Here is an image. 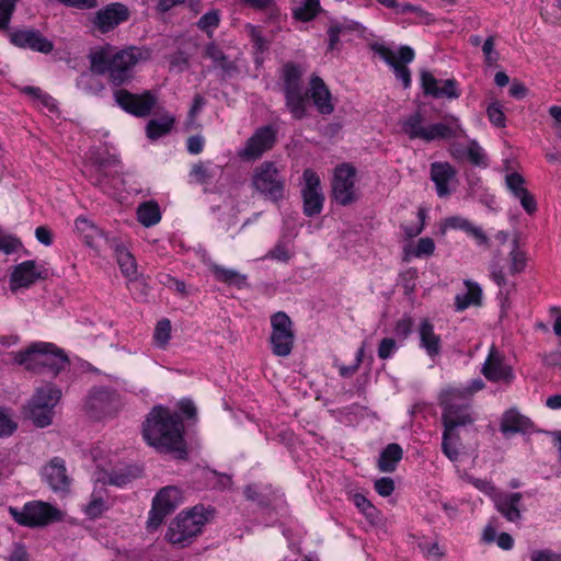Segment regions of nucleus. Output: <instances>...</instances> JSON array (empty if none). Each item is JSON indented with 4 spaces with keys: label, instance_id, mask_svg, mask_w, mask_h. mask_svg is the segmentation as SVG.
I'll use <instances>...</instances> for the list:
<instances>
[{
    "label": "nucleus",
    "instance_id": "obj_1",
    "mask_svg": "<svg viewBox=\"0 0 561 561\" xmlns=\"http://www.w3.org/2000/svg\"><path fill=\"white\" fill-rule=\"evenodd\" d=\"M142 435L148 445L164 453H175L185 457L183 423L180 415L163 405H156L148 414Z\"/></svg>",
    "mask_w": 561,
    "mask_h": 561
},
{
    "label": "nucleus",
    "instance_id": "obj_2",
    "mask_svg": "<svg viewBox=\"0 0 561 561\" xmlns=\"http://www.w3.org/2000/svg\"><path fill=\"white\" fill-rule=\"evenodd\" d=\"M141 59L137 48L116 50L110 45L90 51L91 70L99 75H107L110 81L121 85L133 78V68Z\"/></svg>",
    "mask_w": 561,
    "mask_h": 561
},
{
    "label": "nucleus",
    "instance_id": "obj_3",
    "mask_svg": "<svg viewBox=\"0 0 561 561\" xmlns=\"http://www.w3.org/2000/svg\"><path fill=\"white\" fill-rule=\"evenodd\" d=\"M401 129L411 140L433 142L451 138H467L460 119L446 115L440 122H431L421 112H415L401 122Z\"/></svg>",
    "mask_w": 561,
    "mask_h": 561
},
{
    "label": "nucleus",
    "instance_id": "obj_4",
    "mask_svg": "<svg viewBox=\"0 0 561 561\" xmlns=\"http://www.w3.org/2000/svg\"><path fill=\"white\" fill-rule=\"evenodd\" d=\"M13 359L28 370L46 371L53 376H56L69 365L65 352L48 342H35L26 350L14 353Z\"/></svg>",
    "mask_w": 561,
    "mask_h": 561
},
{
    "label": "nucleus",
    "instance_id": "obj_5",
    "mask_svg": "<svg viewBox=\"0 0 561 561\" xmlns=\"http://www.w3.org/2000/svg\"><path fill=\"white\" fill-rule=\"evenodd\" d=\"M211 514V510L203 506H195L191 511L180 513L169 525L167 540L179 547L190 545L202 531Z\"/></svg>",
    "mask_w": 561,
    "mask_h": 561
},
{
    "label": "nucleus",
    "instance_id": "obj_6",
    "mask_svg": "<svg viewBox=\"0 0 561 561\" xmlns=\"http://www.w3.org/2000/svg\"><path fill=\"white\" fill-rule=\"evenodd\" d=\"M121 172V162L115 158L87 162L83 169L84 175L108 195H116L123 190Z\"/></svg>",
    "mask_w": 561,
    "mask_h": 561
},
{
    "label": "nucleus",
    "instance_id": "obj_7",
    "mask_svg": "<svg viewBox=\"0 0 561 561\" xmlns=\"http://www.w3.org/2000/svg\"><path fill=\"white\" fill-rule=\"evenodd\" d=\"M442 420L444 424L442 451L450 461L456 462L461 451V440L457 427L472 423L473 417L471 413L458 414L448 403V408L443 409Z\"/></svg>",
    "mask_w": 561,
    "mask_h": 561
},
{
    "label": "nucleus",
    "instance_id": "obj_8",
    "mask_svg": "<svg viewBox=\"0 0 561 561\" xmlns=\"http://www.w3.org/2000/svg\"><path fill=\"white\" fill-rule=\"evenodd\" d=\"M252 184L266 199L277 203L284 198L285 179L273 162L265 161L254 169Z\"/></svg>",
    "mask_w": 561,
    "mask_h": 561
},
{
    "label": "nucleus",
    "instance_id": "obj_9",
    "mask_svg": "<svg viewBox=\"0 0 561 561\" xmlns=\"http://www.w3.org/2000/svg\"><path fill=\"white\" fill-rule=\"evenodd\" d=\"M10 513L16 523L28 527L46 526L62 517L60 510L42 501L27 502L22 510L11 507Z\"/></svg>",
    "mask_w": 561,
    "mask_h": 561
},
{
    "label": "nucleus",
    "instance_id": "obj_10",
    "mask_svg": "<svg viewBox=\"0 0 561 561\" xmlns=\"http://www.w3.org/2000/svg\"><path fill=\"white\" fill-rule=\"evenodd\" d=\"M373 50L393 70L396 78L404 88L411 85V73L407 64L413 61L415 54L410 46L403 45L393 49L383 44H375Z\"/></svg>",
    "mask_w": 561,
    "mask_h": 561
},
{
    "label": "nucleus",
    "instance_id": "obj_11",
    "mask_svg": "<svg viewBox=\"0 0 561 561\" xmlns=\"http://www.w3.org/2000/svg\"><path fill=\"white\" fill-rule=\"evenodd\" d=\"M183 502L182 491L174 485L162 488L153 497L149 512L147 528L158 529L165 517L171 514Z\"/></svg>",
    "mask_w": 561,
    "mask_h": 561
},
{
    "label": "nucleus",
    "instance_id": "obj_12",
    "mask_svg": "<svg viewBox=\"0 0 561 561\" xmlns=\"http://www.w3.org/2000/svg\"><path fill=\"white\" fill-rule=\"evenodd\" d=\"M271 327L270 344L273 354L278 357L289 356L295 341L293 321L285 312L278 311L271 317Z\"/></svg>",
    "mask_w": 561,
    "mask_h": 561
},
{
    "label": "nucleus",
    "instance_id": "obj_13",
    "mask_svg": "<svg viewBox=\"0 0 561 561\" xmlns=\"http://www.w3.org/2000/svg\"><path fill=\"white\" fill-rule=\"evenodd\" d=\"M484 388L481 379H473L468 385L461 387H448L439 394V402L443 409L448 408V403L458 414L461 412L470 413V401L474 393Z\"/></svg>",
    "mask_w": 561,
    "mask_h": 561
},
{
    "label": "nucleus",
    "instance_id": "obj_14",
    "mask_svg": "<svg viewBox=\"0 0 561 561\" xmlns=\"http://www.w3.org/2000/svg\"><path fill=\"white\" fill-rule=\"evenodd\" d=\"M356 169L347 163L337 165L332 180V191L335 201L348 205L357 199L355 187Z\"/></svg>",
    "mask_w": 561,
    "mask_h": 561
},
{
    "label": "nucleus",
    "instance_id": "obj_15",
    "mask_svg": "<svg viewBox=\"0 0 561 561\" xmlns=\"http://www.w3.org/2000/svg\"><path fill=\"white\" fill-rule=\"evenodd\" d=\"M114 100L125 112L138 117L149 115L157 103L156 96L150 91L134 94L124 89L114 91Z\"/></svg>",
    "mask_w": 561,
    "mask_h": 561
},
{
    "label": "nucleus",
    "instance_id": "obj_16",
    "mask_svg": "<svg viewBox=\"0 0 561 561\" xmlns=\"http://www.w3.org/2000/svg\"><path fill=\"white\" fill-rule=\"evenodd\" d=\"M304 185L301 188L304 199V213L308 217L316 216L323 208L324 196L321 188L319 175L311 169H306L302 174Z\"/></svg>",
    "mask_w": 561,
    "mask_h": 561
},
{
    "label": "nucleus",
    "instance_id": "obj_17",
    "mask_svg": "<svg viewBox=\"0 0 561 561\" xmlns=\"http://www.w3.org/2000/svg\"><path fill=\"white\" fill-rule=\"evenodd\" d=\"M46 277V270L34 260L24 261L15 265L10 274L9 287L12 293L30 288L37 280Z\"/></svg>",
    "mask_w": 561,
    "mask_h": 561
},
{
    "label": "nucleus",
    "instance_id": "obj_18",
    "mask_svg": "<svg viewBox=\"0 0 561 561\" xmlns=\"http://www.w3.org/2000/svg\"><path fill=\"white\" fill-rule=\"evenodd\" d=\"M481 373L492 382L511 383L514 379L512 367L505 363L503 355L494 346L490 348Z\"/></svg>",
    "mask_w": 561,
    "mask_h": 561
},
{
    "label": "nucleus",
    "instance_id": "obj_19",
    "mask_svg": "<svg viewBox=\"0 0 561 561\" xmlns=\"http://www.w3.org/2000/svg\"><path fill=\"white\" fill-rule=\"evenodd\" d=\"M129 16L128 8L118 2L110 3L100 9L94 16L93 24L102 33H107Z\"/></svg>",
    "mask_w": 561,
    "mask_h": 561
},
{
    "label": "nucleus",
    "instance_id": "obj_20",
    "mask_svg": "<svg viewBox=\"0 0 561 561\" xmlns=\"http://www.w3.org/2000/svg\"><path fill=\"white\" fill-rule=\"evenodd\" d=\"M276 139V131L271 126L259 128L247 141L240 156L244 159H257L266 150L271 149Z\"/></svg>",
    "mask_w": 561,
    "mask_h": 561
},
{
    "label": "nucleus",
    "instance_id": "obj_21",
    "mask_svg": "<svg viewBox=\"0 0 561 561\" xmlns=\"http://www.w3.org/2000/svg\"><path fill=\"white\" fill-rule=\"evenodd\" d=\"M431 180L437 195L440 198L447 197L457 184L456 169L448 162H434L431 164Z\"/></svg>",
    "mask_w": 561,
    "mask_h": 561
},
{
    "label": "nucleus",
    "instance_id": "obj_22",
    "mask_svg": "<svg viewBox=\"0 0 561 561\" xmlns=\"http://www.w3.org/2000/svg\"><path fill=\"white\" fill-rule=\"evenodd\" d=\"M421 84L424 93L435 99H458L460 93L454 79L437 80L431 72H421Z\"/></svg>",
    "mask_w": 561,
    "mask_h": 561
},
{
    "label": "nucleus",
    "instance_id": "obj_23",
    "mask_svg": "<svg viewBox=\"0 0 561 561\" xmlns=\"http://www.w3.org/2000/svg\"><path fill=\"white\" fill-rule=\"evenodd\" d=\"M43 393L35 392L28 403V417L37 427H46L53 421L54 408L58 403V397L55 394L48 398L49 403H43Z\"/></svg>",
    "mask_w": 561,
    "mask_h": 561
},
{
    "label": "nucleus",
    "instance_id": "obj_24",
    "mask_svg": "<svg viewBox=\"0 0 561 561\" xmlns=\"http://www.w3.org/2000/svg\"><path fill=\"white\" fill-rule=\"evenodd\" d=\"M11 42L19 47L48 54L53 50V43L43 34L33 28L15 31L11 34Z\"/></svg>",
    "mask_w": 561,
    "mask_h": 561
},
{
    "label": "nucleus",
    "instance_id": "obj_25",
    "mask_svg": "<svg viewBox=\"0 0 561 561\" xmlns=\"http://www.w3.org/2000/svg\"><path fill=\"white\" fill-rule=\"evenodd\" d=\"M505 186L519 201L520 206L528 215L536 213L537 202L534 195L525 187V179L519 173H507L505 175Z\"/></svg>",
    "mask_w": 561,
    "mask_h": 561
},
{
    "label": "nucleus",
    "instance_id": "obj_26",
    "mask_svg": "<svg viewBox=\"0 0 561 561\" xmlns=\"http://www.w3.org/2000/svg\"><path fill=\"white\" fill-rule=\"evenodd\" d=\"M489 272L491 279L499 287V299L502 307L508 301V295L514 289L515 284L511 283L505 274L504 266L502 265V254L499 250L494 251L493 257L489 264Z\"/></svg>",
    "mask_w": 561,
    "mask_h": 561
},
{
    "label": "nucleus",
    "instance_id": "obj_27",
    "mask_svg": "<svg viewBox=\"0 0 561 561\" xmlns=\"http://www.w3.org/2000/svg\"><path fill=\"white\" fill-rule=\"evenodd\" d=\"M447 230L465 231L471 236L479 245H489V238L485 232L462 216H450L445 218L440 225V231L445 234Z\"/></svg>",
    "mask_w": 561,
    "mask_h": 561
},
{
    "label": "nucleus",
    "instance_id": "obj_28",
    "mask_svg": "<svg viewBox=\"0 0 561 561\" xmlns=\"http://www.w3.org/2000/svg\"><path fill=\"white\" fill-rule=\"evenodd\" d=\"M310 98L317 108L322 115H330L334 111V103L328 87L321 78L312 76L310 79Z\"/></svg>",
    "mask_w": 561,
    "mask_h": 561
},
{
    "label": "nucleus",
    "instance_id": "obj_29",
    "mask_svg": "<svg viewBox=\"0 0 561 561\" xmlns=\"http://www.w3.org/2000/svg\"><path fill=\"white\" fill-rule=\"evenodd\" d=\"M43 477L54 491H66L70 479L67 476L65 461L58 457L53 458L43 469Z\"/></svg>",
    "mask_w": 561,
    "mask_h": 561
},
{
    "label": "nucleus",
    "instance_id": "obj_30",
    "mask_svg": "<svg viewBox=\"0 0 561 561\" xmlns=\"http://www.w3.org/2000/svg\"><path fill=\"white\" fill-rule=\"evenodd\" d=\"M420 347L428 357L435 358L442 352V339L435 333L434 324L428 319H423L417 328Z\"/></svg>",
    "mask_w": 561,
    "mask_h": 561
},
{
    "label": "nucleus",
    "instance_id": "obj_31",
    "mask_svg": "<svg viewBox=\"0 0 561 561\" xmlns=\"http://www.w3.org/2000/svg\"><path fill=\"white\" fill-rule=\"evenodd\" d=\"M365 31L366 27L355 20L348 18L333 20L328 28L329 49L332 50L335 48L340 42L341 35L348 33H357L363 35Z\"/></svg>",
    "mask_w": 561,
    "mask_h": 561
},
{
    "label": "nucleus",
    "instance_id": "obj_32",
    "mask_svg": "<svg viewBox=\"0 0 561 561\" xmlns=\"http://www.w3.org/2000/svg\"><path fill=\"white\" fill-rule=\"evenodd\" d=\"M522 493L497 492L493 497L496 510L508 520L517 522L520 518L519 504Z\"/></svg>",
    "mask_w": 561,
    "mask_h": 561
},
{
    "label": "nucleus",
    "instance_id": "obj_33",
    "mask_svg": "<svg viewBox=\"0 0 561 561\" xmlns=\"http://www.w3.org/2000/svg\"><path fill=\"white\" fill-rule=\"evenodd\" d=\"M115 402V393L107 388H98L93 390L85 402L88 410L93 411L98 416L111 413Z\"/></svg>",
    "mask_w": 561,
    "mask_h": 561
},
{
    "label": "nucleus",
    "instance_id": "obj_34",
    "mask_svg": "<svg viewBox=\"0 0 561 561\" xmlns=\"http://www.w3.org/2000/svg\"><path fill=\"white\" fill-rule=\"evenodd\" d=\"M75 228L77 233L83 240V242L96 250L104 239V233L92 220L87 217L79 216L75 220Z\"/></svg>",
    "mask_w": 561,
    "mask_h": 561
},
{
    "label": "nucleus",
    "instance_id": "obj_35",
    "mask_svg": "<svg viewBox=\"0 0 561 561\" xmlns=\"http://www.w3.org/2000/svg\"><path fill=\"white\" fill-rule=\"evenodd\" d=\"M531 426V421L515 409L506 411L501 421V431L505 435L527 433Z\"/></svg>",
    "mask_w": 561,
    "mask_h": 561
},
{
    "label": "nucleus",
    "instance_id": "obj_36",
    "mask_svg": "<svg viewBox=\"0 0 561 561\" xmlns=\"http://www.w3.org/2000/svg\"><path fill=\"white\" fill-rule=\"evenodd\" d=\"M466 293L458 294L455 297V306L457 311H463L471 306H481L482 288L472 280H465Z\"/></svg>",
    "mask_w": 561,
    "mask_h": 561
},
{
    "label": "nucleus",
    "instance_id": "obj_37",
    "mask_svg": "<svg viewBox=\"0 0 561 561\" xmlns=\"http://www.w3.org/2000/svg\"><path fill=\"white\" fill-rule=\"evenodd\" d=\"M527 261L526 251L522 248L518 238L512 239L507 257L508 274L515 276L523 273L526 270Z\"/></svg>",
    "mask_w": 561,
    "mask_h": 561
},
{
    "label": "nucleus",
    "instance_id": "obj_38",
    "mask_svg": "<svg viewBox=\"0 0 561 561\" xmlns=\"http://www.w3.org/2000/svg\"><path fill=\"white\" fill-rule=\"evenodd\" d=\"M116 261L122 274L129 280H134L138 276L137 263L131 253L123 245L115 249Z\"/></svg>",
    "mask_w": 561,
    "mask_h": 561
},
{
    "label": "nucleus",
    "instance_id": "obj_39",
    "mask_svg": "<svg viewBox=\"0 0 561 561\" xmlns=\"http://www.w3.org/2000/svg\"><path fill=\"white\" fill-rule=\"evenodd\" d=\"M402 448L398 444H389L380 454L378 460L379 470L382 472H392L398 462L402 459Z\"/></svg>",
    "mask_w": 561,
    "mask_h": 561
},
{
    "label": "nucleus",
    "instance_id": "obj_40",
    "mask_svg": "<svg viewBox=\"0 0 561 561\" xmlns=\"http://www.w3.org/2000/svg\"><path fill=\"white\" fill-rule=\"evenodd\" d=\"M20 92L30 96L36 106H42L48 112L57 111V103L54 98L37 87L25 85L20 88Z\"/></svg>",
    "mask_w": 561,
    "mask_h": 561
},
{
    "label": "nucleus",
    "instance_id": "obj_41",
    "mask_svg": "<svg viewBox=\"0 0 561 561\" xmlns=\"http://www.w3.org/2000/svg\"><path fill=\"white\" fill-rule=\"evenodd\" d=\"M20 92L30 96L36 106H42L48 112L57 111V103L54 98L37 87L25 85L20 88Z\"/></svg>",
    "mask_w": 561,
    "mask_h": 561
},
{
    "label": "nucleus",
    "instance_id": "obj_42",
    "mask_svg": "<svg viewBox=\"0 0 561 561\" xmlns=\"http://www.w3.org/2000/svg\"><path fill=\"white\" fill-rule=\"evenodd\" d=\"M20 92L30 96L36 106H42L48 112L57 111V103L54 98L37 87L25 85L20 88Z\"/></svg>",
    "mask_w": 561,
    "mask_h": 561
},
{
    "label": "nucleus",
    "instance_id": "obj_43",
    "mask_svg": "<svg viewBox=\"0 0 561 561\" xmlns=\"http://www.w3.org/2000/svg\"><path fill=\"white\" fill-rule=\"evenodd\" d=\"M20 92L30 96L36 106H42L48 112L57 111V103L54 98L37 87L25 85L20 88Z\"/></svg>",
    "mask_w": 561,
    "mask_h": 561
},
{
    "label": "nucleus",
    "instance_id": "obj_44",
    "mask_svg": "<svg viewBox=\"0 0 561 561\" xmlns=\"http://www.w3.org/2000/svg\"><path fill=\"white\" fill-rule=\"evenodd\" d=\"M320 0H295L293 16L302 22L313 20L320 12Z\"/></svg>",
    "mask_w": 561,
    "mask_h": 561
},
{
    "label": "nucleus",
    "instance_id": "obj_45",
    "mask_svg": "<svg viewBox=\"0 0 561 561\" xmlns=\"http://www.w3.org/2000/svg\"><path fill=\"white\" fill-rule=\"evenodd\" d=\"M174 124V116L167 114L160 118L150 119L146 126V135L149 139L156 140L167 135Z\"/></svg>",
    "mask_w": 561,
    "mask_h": 561
},
{
    "label": "nucleus",
    "instance_id": "obj_46",
    "mask_svg": "<svg viewBox=\"0 0 561 561\" xmlns=\"http://www.w3.org/2000/svg\"><path fill=\"white\" fill-rule=\"evenodd\" d=\"M286 106L296 119H301L307 113V101L302 95V89L285 92Z\"/></svg>",
    "mask_w": 561,
    "mask_h": 561
},
{
    "label": "nucleus",
    "instance_id": "obj_47",
    "mask_svg": "<svg viewBox=\"0 0 561 561\" xmlns=\"http://www.w3.org/2000/svg\"><path fill=\"white\" fill-rule=\"evenodd\" d=\"M137 218L145 227L157 225L161 219L159 205L152 201L141 203L137 208Z\"/></svg>",
    "mask_w": 561,
    "mask_h": 561
},
{
    "label": "nucleus",
    "instance_id": "obj_48",
    "mask_svg": "<svg viewBox=\"0 0 561 561\" xmlns=\"http://www.w3.org/2000/svg\"><path fill=\"white\" fill-rule=\"evenodd\" d=\"M304 70L294 62H287L282 70L284 81V91H294L301 89V76Z\"/></svg>",
    "mask_w": 561,
    "mask_h": 561
},
{
    "label": "nucleus",
    "instance_id": "obj_49",
    "mask_svg": "<svg viewBox=\"0 0 561 561\" xmlns=\"http://www.w3.org/2000/svg\"><path fill=\"white\" fill-rule=\"evenodd\" d=\"M209 268L218 282L229 285H240L245 282V276L240 275L236 270L227 268L215 263H210Z\"/></svg>",
    "mask_w": 561,
    "mask_h": 561
},
{
    "label": "nucleus",
    "instance_id": "obj_50",
    "mask_svg": "<svg viewBox=\"0 0 561 561\" xmlns=\"http://www.w3.org/2000/svg\"><path fill=\"white\" fill-rule=\"evenodd\" d=\"M220 168L210 162L197 163L192 168L191 176L198 183H208L213 178L220 173Z\"/></svg>",
    "mask_w": 561,
    "mask_h": 561
},
{
    "label": "nucleus",
    "instance_id": "obj_51",
    "mask_svg": "<svg viewBox=\"0 0 561 561\" xmlns=\"http://www.w3.org/2000/svg\"><path fill=\"white\" fill-rule=\"evenodd\" d=\"M466 154L469 161L477 167L486 168L489 165L488 156L476 139H468Z\"/></svg>",
    "mask_w": 561,
    "mask_h": 561
},
{
    "label": "nucleus",
    "instance_id": "obj_52",
    "mask_svg": "<svg viewBox=\"0 0 561 561\" xmlns=\"http://www.w3.org/2000/svg\"><path fill=\"white\" fill-rule=\"evenodd\" d=\"M435 251V242L432 238L425 237L417 240L414 248H405L407 256H414L417 259L431 256Z\"/></svg>",
    "mask_w": 561,
    "mask_h": 561
},
{
    "label": "nucleus",
    "instance_id": "obj_53",
    "mask_svg": "<svg viewBox=\"0 0 561 561\" xmlns=\"http://www.w3.org/2000/svg\"><path fill=\"white\" fill-rule=\"evenodd\" d=\"M171 321L162 319L158 321L153 332V343L159 348H165L171 339Z\"/></svg>",
    "mask_w": 561,
    "mask_h": 561
},
{
    "label": "nucleus",
    "instance_id": "obj_54",
    "mask_svg": "<svg viewBox=\"0 0 561 561\" xmlns=\"http://www.w3.org/2000/svg\"><path fill=\"white\" fill-rule=\"evenodd\" d=\"M219 23L220 12L217 9H213L201 16L197 22V26L201 31L211 37Z\"/></svg>",
    "mask_w": 561,
    "mask_h": 561
},
{
    "label": "nucleus",
    "instance_id": "obj_55",
    "mask_svg": "<svg viewBox=\"0 0 561 561\" xmlns=\"http://www.w3.org/2000/svg\"><path fill=\"white\" fill-rule=\"evenodd\" d=\"M293 256L289 241L283 239L278 240L277 243L268 251L266 257L279 262H287Z\"/></svg>",
    "mask_w": 561,
    "mask_h": 561
},
{
    "label": "nucleus",
    "instance_id": "obj_56",
    "mask_svg": "<svg viewBox=\"0 0 561 561\" xmlns=\"http://www.w3.org/2000/svg\"><path fill=\"white\" fill-rule=\"evenodd\" d=\"M462 479L471 483L476 489H478L480 492L484 493L485 495L490 496L492 500L499 492L496 488L491 483L489 480L484 479H478L472 476H469L467 473H463L461 476Z\"/></svg>",
    "mask_w": 561,
    "mask_h": 561
},
{
    "label": "nucleus",
    "instance_id": "obj_57",
    "mask_svg": "<svg viewBox=\"0 0 561 561\" xmlns=\"http://www.w3.org/2000/svg\"><path fill=\"white\" fill-rule=\"evenodd\" d=\"M355 506L370 520L377 518V508L360 493L353 495Z\"/></svg>",
    "mask_w": 561,
    "mask_h": 561
},
{
    "label": "nucleus",
    "instance_id": "obj_58",
    "mask_svg": "<svg viewBox=\"0 0 561 561\" xmlns=\"http://www.w3.org/2000/svg\"><path fill=\"white\" fill-rule=\"evenodd\" d=\"M417 221L413 225H407L402 226L403 232L407 238H414L419 236L425 227V219H426V210L423 208H420L417 210Z\"/></svg>",
    "mask_w": 561,
    "mask_h": 561
},
{
    "label": "nucleus",
    "instance_id": "obj_59",
    "mask_svg": "<svg viewBox=\"0 0 561 561\" xmlns=\"http://www.w3.org/2000/svg\"><path fill=\"white\" fill-rule=\"evenodd\" d=\"M18 0H0V30L9 26Z\"/></svg>",
    "mask_w": 561,
    "mask_h": 561
},
{
    "label": "nucleus",
    "instance_id": "obj_60",
    "mask_svg": "<svg viewBox=\"0 0 561 561\" xmlns=\"http://www.w3.org/2000/svg\"><path fill=\"white\" fill-rule=\"evenodd\" d=\"M106 510V504L101 496L92 495V499L84 507V513L90 518L100 517Z\"/></svg>",
    "mask_w": 561,
    "mask_h": 561
},
{
    "label": "nucleus",
    "instance_id": "obj_61",
    "mask_svg": "<svg viewBox=\"0 0 561 561\" xmlns=\"http://www.w3.org/2000/svg\"><path fill=\"white\" fill-rule=\"evenodd\" d=\"M486 114L490 123L496 127H504L505 126V115L502 110L501 104L497 102L491 103L486 108Z\"/></svg>",
    "mask_w": 561,
    "mask_h": 561
},
{
    "label": "nucleus",
    "instance_id": "obj_62",
    "mask_svg": "<svg viewBox=\"0 0 561 561\" xmlns=\"http://www.w3.org/2000/svg\"><path fill=\"white\" fill-rule=\"evenodd\" d=\"M134 479V476L129 470L125 471H113L107 474V479L103 481V483H107L111 485L123 488L128 484Z\"/></svg>",
    "mask_w": 561,
    "mask_h": 561
},
{
    "label": "nucleus",
    "instance_id": "obj_63",
    "mask_svg": "<svg viewBox=\"0 0 561 561\" xmlns=\"http://www.w3.org/2000/svg\"><path fill=\"white\" fill-rule=\"evenodd\" d=\"M495 39L494 36H489L482 44V51L484 55V61L488 66H493L499 60V53L494 48Z\"/></svg>",
    "mask_w": 561,
    "mask_h": 561
},
{
    "label": "nucleus",
    "instance_id": "obj_64",
    "mask_svg": "<svg viewBox=\"0 0 561 561\" xmlns=\"http://www.w3.org/2000/svg\"><path fill=\"white\" fill-rule=\"evenodd\" d=\"M247 30L256 51L264 53L267 49V41L263 37L261 28L254 25H248Z\"/></svg>",
    "mask_w": 561,
    "mask_h": 561
}]
</instances>
